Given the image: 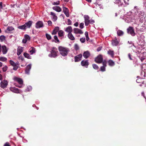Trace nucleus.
<instances>
[{
  "label": "nucleus",
  "mask_w": 146,
  "mask_h": 146,
  "mask_svg": "<svg viewBox=\"0 0 146 146\" xmlns=\"http://www.w3.org/2000/svg\"><path fill=\"white\" fill-rule=\"evenodd\" d=\"M68 25H70L72 24V21L70 19H68Z\"/></svg>",
  "instance_id": "5fc2aeb1"
},
{
  "label": "nucleus",
  "mask_w": 146,
  "mask_h": 146,
  "mask_svg": "<svg viewBox=\"0 0 146 146\" xmlns=\"http://www.w3.org/2000/svg\"><path fill=\"white\" fill-rule=\"evenodd\" d=\"M92 66L93 68L95 70H98L99 69V67L96 64H93Z\"/></svg>",
  "instance_id": "58836bf2"
},
{
  "label": "nucleus",
  "mask_w": 146,
  "mask_h": 146,
  "mask_svg": "<svg viewBox=\"0 0 146 146\" xmlns=\"http://www.w3.org/2000/svg\"><path fill=\"white\" fill-rule=\"evenodd\" d=\"M1 50L3 54H6L8 50V49L5 46L3 45L1 46Z\"/></svg>",
  "instance_id": "f3484780"
},
{
  "label": "nucleus",
  "mask_w": 146,
  "mask_h": 146,
  "mask_svg": "<svg viewBox=\"0 0 146 146\" xmlns=\"http://www.w3.org/2000/svg\"><path fill=\"white\" fill-rule=\"evenodd\" d=\"M33 22L31 21H29L28 22L26 23L25 25L26 28H30L32 25Z\"/></svg>",
  "instance_id": "6ab92c4d"
},
{
  "label": "nucleus",
  "mask_w": 146,
  "mask_h": 146,
  "mask_svg": "<svg viewBox=\"0 0 146 146\" xmlns=\"http://www.w3.org/2000/svg\"><path fill=\"white\" fill-rule=\"evenodd\" d=\"M68 36L69 38L71 40H74L75 38L71 33H68Z\"/></svg>",
  "instance_id": "bb28decb"
},
{
  "label": "nucleus",
  "mask_w": 146,
  "mask_h": 146,
  "mask_svg": "<svg viewBox=\"0 0 146 146\" xmlns=\"http://www.w3.org/2000/svg\"><path fill=\"white\" fill-rule=\"evenodd\" d=\"M74 33L75 34H82L83 33L81 30L80 29L78 28H74Z\"/></svg>",
  "instance_id": "b1692460"
},
{
  "label": "nucleus",
  "mask_w": 146,
  "mask_h": 146,
  "mask_svg": "<svg viewBox=\"0 0 146 146\" xmlns=\"http://www.w3.org/2000/svg\"><path fill=\"white\" fill-rule=\"evenodd\" d=\"M50 15L52 16V20L54 21H55L57 19V17L56 15V14L53 12H51L50 13Z\"/></svg>",
  "instance_id": "4be33fe9"
},
{
  "label": "nucleus",
  "mask_w": 146,
  "mask_h": 146,
  "mask_svg": "<svg viewBox=\"0 0 146 146\" xmlns=\"http://www.w3.org/2000/svg\"><path fill=\"white\" fill-rule=\"evenodd\" d=\"M78 22H76L74 24V25L76 27L78 26Z\"/></svg>",
  "instance_id": "69168bd1"
},
{
  "label": "nucleus",
  "mask_w": 146,
  "mask_h": 146,
  "mask_svg": "<svg viewBox=\"0 0 146 146\" xmlns=\"http://www.w3.org/2000/svg\"><path fill=\"white\" fill-rule=\"evenodd\" d=\"M4 146H11L9 145V143L8 142H7L4 145Z\"/></svg>",
  "instance_id": "4d7b16f0"
},
{
  "label": "nucleus",
  "mask_w": 146,
  "mask_h": 146,
  "mask_svg": "<svg viewBox=\"0 0 146 146\" xmlns=\"http://www.w3.org/2000/svg\"><path fill=\"white\" fill-rule=\"evenodd\" d=\"M8 67L7 66H4L3 68H2L3 71V72H6L7 69Z\"/></svg>",
  "instance_id": "49530a36"
},
{
  "label": "nucleus",
  "mask_w": 146,
  "mask_h": 146,
  "mask_svg": "<svg viewBox=\"0 0 146 146\" xmlns=\"http://www.w3.org/2000/svg\"><path fill=\"white\" fill-rule=\"evenodd\" d=\"M144 59H145V58H144L143 57H141L140 58L142 62Z\"/></svg>",
  "instance_id": "338daca9"
},
{
  "label": "nucleus",
  "mask_w": 146,
  "mask_h": 146,
  "mask_svg": "<svg viewBox=\"0 0 146 146\" xmlns=\"http://www.w3.org/2000/svg\"><path fill=\"white\" fill-rule=\"evenodd\" d=\"M19 60H20L22 61H23L24 59L23 57L22 56H20L19 57Z\"/></svg>",
  "instance_id": "6e6d98bb"
},
{
  "label": "nucleus",
  "mask_w": 146,
  "mask_h": 146,
  "mask_svg": "<svg viewBox=\"0 0 146 146\" xmlns=\"http://www.w3.org/2000/svg\"><path fill=\"white\" fill-rule=\"evenodd\" d=\"M63 11L66 16L68 17L69 16V10L68 9L65 7H63Z\"/></svg>",
  "instance_id": "dca6fc26"
},
{
  "label": "nucleus",
  "mask_w": 146,
  "mask_h": 146,
  "mask_svg": "<svg viewBox=\"0 0 146 146\" xmlns=\"http://www.w3.org/2000/svg\"><path fill=\"white\" fill-rule=\"evenodd\" d=\"M5 39V37L4 35H2L0 36V41L1 42H3Z\"/></svg>",
  "instance_id": "e433bc0d"
},
{
  "label": "nucleus",
  "mask_w": 146,
  "mask_h": 146,
  "mask_svg": "<svg viewBox=\"0 0 146 146\" xmlns=\"http://www.w3.org/2000/svg\"><path fill=\"white\" fill-rule=\"evenodd\" d=\"M24 38L26 39L27 40H30V37L29 36L27 35H25L24 36Z\"/></svg>",
  "instance_id": "a19ab883"
},
{
  "label": "nucleus",
  "mask_w": 146,
  "mask_h": 146,
  "mask_svg": "<svg viewBox=\"0 0 146 146\" xmlns=\"http://www.w3.org/2000/svg\"><path fill=\"white\" fill-rule=\"evenodd\" d=\"M114 3L117 4L119 7L124 6L123 4V0H116L114 2Z\"/></svg>",
  "instance_id": "ddd939ff"
},
{
  "label": "nucleus",
  "mask_w": 146,
  "mask_h": 146,
  "mask_svg": "<svg viewBox=\"0 0 146 146\" xmlns=\"http://www.w3.org/2000/svg\"><path fill=\"white\" fill-rule=\"evenodd\" d=\"M59 28L58 27H56L55 28L52 33V35H55L56 34L57 32L59 30Z\"/></svg>",
  "instance_id": "cd10ccee"
},
{
  "label": "nucleus",
  "mask_w": 146,
  "mask_h": 146,
  "mask_svg": "<svg viewBox=\"0 0 146 146\" xmlns=\"http://www.w3.org/2000/svg\"><path fill=\"white\" fill-rule=\"evenodd\" d=\"M119 41L116 38L112 40L111 41V43L113 46H117L119 43Z\"/></svg>",
  "instance_id": "a211bd4d"
},
{
  "label": "nucleus",
  "mask_w": 146,
  "mask_h": 146,
  "mask_svg": "<svg viewBox=\"0 0 146 146\" xmlns=\"http://www.w3.org/2000/svg\"><path fill=\"white\" fill-rule=\"evenodd\" d=\"M109 65L110 66H112L115 65L114 62L112 60H110L108 61Z\"/></svg>",
  "instance_id": "c85d7f7f"
},
{
  "label": "nucleus",
  "mask_w": 146,
  "mask_h": 146,
  "mask_svg": "<svg viewBox=\"0 0 146 146\" xmlns=\"http://www.w3.org/2000/svg\"><path fill=\"white\" fill-rule=\"evenodd\" d=\"M50 53L49 54L48 56L50 57L56 58L58 56V52L57 49L55 47H52L50 51Z\"/></svg>",
  "instance_id": "f03ea898"
},
{
  "label": "nucleus",
  "mask_w": 146,
  "mask_h": 146,
  "mask_svg": "<svg viewBox=\"0 0 146 146\" xmlns=\"http://www.w3.org/2000/svg\"><path fill=\"white\" fill-rule=\"evenodd\" d=\"M28 51L30 54H33L36 52L35 48L33 47H31L29 49Z\"/></svg>",
  "instance_id": "aec40b11"
},
{
  "label": "nucleus",
  "mask_w": 146,
  "mask_h": 146,
  "mask_svg": "<svg viewBox=\"0 0 146 146\" xmlns=\"http://www.w3.org/2000/svg\"><path fill=\"white\" fill-rule=\"evenodd\" d=\"M95 22L94 21V20L91 19L90 20H89V21L88 23V25L90 23L91 24H93Z\"/></svg>",
  "instance_id": "09e8293b"
},
{
  "label": "nucleus",
  "mask_w": 146,
  "mask_h": 146,
  "mask_svg": "<svg viewBox=\"0 0 146 146\" xmlns=\"http://www.w3.org/2000/svg\"><path fill=\"white\" fill-rule=\"evenodd\" d=\"M90 55V54L89 52L87 51L84 52L83 54V56L85 58H87Z\"/></svg>",
  "instance_id": "5701e85b"
},
{
  "label": "nucleus",
  "mask_w": 146,
  "mask_h": 146,
  "mask_svg": "<svg viewBox=\"0 0 146 146\" xmlns=\"http://www.w3.org/2000/svg\"><path fill=\"white\" fill-rule=\"evenodd\" d=\"M85 25L86 26H88V23L89 21L90 17L88 15H85L84 16Z\"/></svg>",
  "instance_id": "4468645a"
},
{
  "label": "nucleus",
  "mask_w": 146,
  "mask_h": 146,
  "mask_svg": "<svg viewBox=\"0 0 146 146\" xmlns=\"http://www.w3.org/2000/svg\"><path fill=\"white\" fill-rule=\"evenodd\" d=\"M108 54L110 55L112 57H114V53L113 51L109 50L108 51Z\"/></svg>",
  "instance_id": "c756f323"
},
{
  "label": "nucleus",
  "mask_w": 146,
  "mask_h": 146,
  "mask_svg": "<svg viewBox=\"0 0 146 146\" xmlns=\"http://www.w3.org/2000/svg\"><path fill=\"white\" fill-rule=\"evenodd\" d=\"M54 38L55 40V42L56 43L60 42L59 40L58 39V37L56 36H54Z\"/></svg>",
  "instance_id": "79ce46f5"
},
{
  "label": "nucleus",
  "mask_w": 146,
  "mask_h": 146,
  "mask_svg": "<svg viewBox=\"0 0 146 146\" xmlns=\"http://www.w3.org/2000/svg\"><path fill=\"white\" fill-rule=\"evenodd\" d=\"M14 80L18 82V83L20 85V86L16 85H15V86L19 88H21L22 87V85L23 84V81L22 80L21 78H19L17 77H14Z\"/></svg>",
  "instance_id": "0eeeda50"
},
{
  "label": "nucleus",
  "mask_w": 146,
  "mask_h": 146,
  "mask_svg": "<svg viewBox=\"0 0 146 146\" xmlns=\"http://www.w3.org/2000/svg\"><path fill=\"white\" fill-rule=\"evenodd\" d=\"M52 9L58 12H60L61 10V9L59 7L55 6L52 7Z\"/></svg>",
  "instance_id": "393cba45"
},
{
  "label": "nucleus",
  "mask_w": 146,
  "mask_h": 146,
  "mask_svg": "<svg viewBox=\"0 0 146 146\" xmlns=\"http://www.w3.org/2000/svg\"><path fill=\"white\" fill-rule=\"evenodd\" d=\"M27 40H26V39L24 38L22 40V42L24 43H25L27 42Z\"/></svg>",
  "instance_id": "bf43d9fd"
},
{
  "label": "nucleus",
  "mask_w": 146,
  "mask_h": 146,
  "mask_svg": "<svg viewBox=\"0 0 146 146\" xmlns=\"http://www.w3.org/2000/svg\"><path fill=\"white\" fill-rule=\"evenodd\" d=\"M82 57V55L81 54H79L77 55L74 57V61L75 62H78L80 61L81 59V58Z\"/></svg>",
  "instance_id": "9d476101"
},
{
  "label": "nucleus",
  "mask_w": 146,
  "mask_h": 146,
  "mask_svg": "<svg viewBox=\"0 0 146 146\" xmlns=\"http://www.w3.org/2000/svg\"><path fill=\"white\" fill-rule=\"evenodd\" d=\"M47 23L48 25L50 26L52 25V22L50 21H47Z\"/></svg>",
  "instance_id": "13d9d810"
},
{
  "label": "nucleus",
  "mask_w": 146,
  "mask_h": 146,
  "mask_svg": "<svg viewBox=\"0 0 146 146\" xmlns=\"http://www.w3.org/2000/svg\"><path fill=\"white\" fill-rule=\"evenodd\" d=\"M14 30V28L12 26H9L7 27V30L9 31H13Z\"/></svg>",
  "instance_id": "c9c22d12"
},
{
  "label": "nucleus",
  "mask_w": 146,
  "mask_h": 146,
  "mask_svg": "<svg viewBox=\"0 0 146 146\" xmlns=\"http://www.w3.org/2000/svg\"><path fill=\"white\" fill-rule=\"evenodd\" d=\"M127 32L128 34L131 35L132 36H135L136 34L135 32V31L133 28L131 26H129L127 29Z\"/></svg>",
  "instance_id": "20e7f679"
},
{
  "label": "nucleus",
  "mask_w": 146,
  "mask_h": 146,
  "mask_svg": "<svg viewBox=\"0 0 146 146\" xmlns=\"http://www.w3.org/2000/svg\"><path fill=\"white\" fill-rule=\"evenodd\" d=\"M102 63L103 64V66H105V67H106L107 66V65H106V64H107V62H106V61H104L103 62H102Z\"/></svg>",
  "instance_id": "864d4df0"
},
{
  "label": "nucleus",
  "mask_w": 146,
  "mask_h": 146,
  "mask_svg": "<svg viewBox=\"0 0 146 146\" xmlns=\"http://www.w3.org/2000/svg\"><path fill=\"white\" fill-rule=\"evenodd\" d=\"M65 31L68 33H71L72 31V27L71 26H68L66 29Z\"/></svg>",
  "instance_id": "a878e982"
},
{
  "label": "nucleus",
  "mask_w": 146,
  "mask_h": 146,
  "mask_svg": "<svg viewBox=\"0 0 146 146\" xmlns=\"http://www.w3.org/2000/svg\"><path fill=\"white\" fill-rule=\"evenodd\" d=\"M2 4L3 3L2 2H0V12L2 11L3 9Z\"/></svg>",
  "instance_id": "603ef678"
},
{
  "label": "nucleus",
  "mask_w": 146,
  "mask_h": 146,
  "mask_svg": "<svg viewBox=\"0 0 146 146\" xmlns=\"http://www.w3.org/2000/svg\"><path fill=\"white\" fill-rule=\"evenodd\" d=\"M85 35L86 37L88 36V33L87 31L85 33Z\"/></svg>",
  "instance_id": "e2e57ef3"
},
{
  "label": "nucleus",
  "mask_w": 146,
  "mask_h": 146,
  "mask_svg": "<svg viewBox=\"0 0 146 146\" xmlns=\"http://www.w3.org/2000/svg\"><path fill=\"white\" fill-rule=\"evenodd\" d=\"M79 27L81 29L83 28L84 27V23H81Z\"/></svg>",
  "instance_id": "8fccbe9b"
},
{
  "label": "nucleus",
  "mask_w": 146,
  "mask_h": 146,
  "mask_svg": "<svg viewBox=\"0 0 146 146\" xmlns=\"http://www.w3.org/2000/svg\"><path fill=\"white\" fill-rule=\"evenodd\" d=\"M8 82L6 80L2 81L0 83V86L3 89L6 88L8 85Z\"/></svg>",
  "instance_id": "423d86ee"
},
{
  "label": "nucleus",
  "mask_w": 146,
  "mask_h": 146,
  "mask_svg": "<svg viewBox=\"0 0 146 146\" xmlns=\"http://www.w3.org/2000/svg\"><path fill=\"white\" fill-rule=\"evenodd\" d=\"M9 63L11 65L13 66V69L14 70H17L19 66V64L18 62L15 63L13 60H10Z\"/></svg>",
  "instance_id": "39448f33"
},
{
  "label": "nucleus",
  "mask_w": 146,
  "mask_h": 146,
  "mask_svg": "<svg viewBox=\"0 0 146 146\" xmlns=\"http://www.w3.org/2000/svg\"><path fill=\"white\" fill-rule=\"evenodd\" d=\"M123 1L125 4H124V6H122L123 7H125L128 5L129 4L128 3V2L129 1V0H123Z\"/></svg>",
  "instance_id": "ea45409f"
},
{
  "label": "nucleus",
  "mask_w": 146,
  "mask_h": 146,
  "mask_svg": "<svg viewBox=\"0 0 146 146\" xmlns=\"http://www.w3.org/2000/svg\"><path fill=\"white\" fill-rule=\"evenodd\" d=\"M59 4H60V3H59V1H57L56 2H54V5H59Z\"/></svg>",
  "instance_id": "052dcab7"
},
{
  "label": "nucleus",
  "mask_w": 146,
  "mask_h": 146,
  "mask_svg": "<svg viewBox=\"0 0 146 146\" xmlns=\"http://www.w3.org/2000/svg\"><path fill=\"white\" fill-rule=\"evenodd\" d=\"M102 48V47H99L97 49V51L99 52L100 51Z\"/></svg>",
  "instance_id": "0e129e2a"
},
{
  "label": "nucleus",
  "mask_w": 146,
  "mask_h": 146,
  "mask_svg": "<svg viewBox=\"0 0 146 146\" xmlns=\"http://www.w3.org/2000/svg\"><path fill=\"white\" fill-rule=\"evenodd\" d=\"M80 40L82 43H84L85 41V38L84 37L82 38H80Z\"/></svg>",
  "instance_id": "de8ad7c7"
},
{
  "label": "nucleus",
  "mask_w": 146,
  "mask_h": 146,
  "mask_svg": "<svg viewBox=\"0 0 146 146\" xmlns=\"http://www.w3.org/2000/svg\"><path fill=\"white\" fill-rule=\"evenodd\" d=\"M31 68V65L29 64L28 65L26 68L25 70V74H29L30 73V71Z\"/></svg>",
  "instance_id": "2eb2a0df"
},
{
  "label": "nucleus",
  "mask_w": 146,
  "mask_h": 146,
  "mask_svg": "<svg viewBox=\"0 0 146 146\" xmlns=\"http://www.w3.org/2000/svg\"><path fill=\"white\" fill-rule=\"evenodd\" d=\"M7 60V58L4 57H0V61L5 62Z\"/></svg>",
  "instance_id": "4c0bfd02"
},
{
  "label": "nucleus",
  "mask_w": 146,
  "mask_h": 146,
  "mask_svg": "<svg viewBox=\"0 0 146 146\" xmlns=\"http://www.w3.org/2000/svg\"><path fill=\"white\" fill-rule=\"evenodd\" d=\"M74 48L76 50H77L79 49V47L78 44H76L74 45Z\"/></svg>",
  "instance_id": "37998d69"
},
{
  "label": "nucleus",
  "mask_w": 146,
  "mask_h": 146,
  "mask_svg": "<svg viewBox=\"0 0 146 146\" xmlns=\"http://www.w3.org/2000/svg\"><path fill=\"white\" fill-rule=\"evenodd\" d=\"M23 51V48L19 46L17 49V54L18 56Z\"/></svg>",
  "instance_id": "412c9836"
},
{
  "label": "nucleus",
  "mask_w": 146,
  "mask_h": 146,
  "mask_svg": "<svg viewBox=\"0 0 146 146\" xmlns=\"http://www.w3.org/2000/svg\"><path fill=\"white\" fill-rule=\"evenodd\" d=\"M60 16L62 17L63 19H64V16L63 14H61V15H60Z\"/></svg>",
  "instance_id": "774afa93"
},
{
  "label": "nucleus",
  "mask_w": 146,
  "mask_h": 146,
  "mask_svg": "<svg viewBox=\"0 0 146 146\" xmlns=\"http://www.w3.org/2000/svg\"><path fill=\"white\" fill-rule=\"evenodd\" d=\"M81 64L82 66H85L86 68L88 67L89 65L88 60H83L81 61Z\"/></svg>",
  "instance_id": "f8f14e48"
},
{
  "label": "nucleus",
  "mask_w": 146,
  "mask_h": 146,
  "mask_svg": "<svg viewBox=\"0 0 146 146\" xmlns=\"http://www.w3.org/2000/svg\"><path fill=\"white\" fill-rule=\"evenodd\" d=\"M125 21L126 22L128 23H129L131 22H132V19L130 17H127V18H126L125 19Z\"/></svg>",
  "instance_id": "f704fd0d"
},
{
  "label": "nucleus",
  "mask_w": 146,
  "mask_h": 146,
  "mask_svg": "<svg viewBox=\"0 0 146 146\" xmlns=\"http://www.w3.org/2000/svg\"><path fill=\"white\" fill-rule=\"evenodd\" d=\"M117 34L118 36H121L123 35L124 32L121 30H118L117 31Z\"/></svg>",
  "instance_id": "7c9ffc66"
},
{
  "label": "nucleus",
  "mask_w": 146,
  "mask_h": 146,
  "mask_svg": "<svg viewBox=\"0 0 146 146\" xmlns=\"http://www.w3.org/2000/svg\"><path fill=\"white\" fill-rule=\"evenodd\" d=\"M43 26V23L41 21H39L36 23L35 27L37 29H39L42 27Z\"/></svg>",
  "instance_id": "1a4fd4ad"
},
{
  "label": "nucleus",
  "mask_w": 146,
  "mask_h": 146,
  "mask_svg": "<svg viewBox=\"0 0 146 146\" xmlns=\"http://www.w3.org/2000/svg\"><path fill=\"white\" fill-rule=\"evenodd\" d=\"M10 90L12 92L16 93H19L20 91V90L15 87H11L10 88Z\"/></svg>",
  "instance_id": "9b49d317"
},
{
  "label": "nucleus",
  "mask_w": 146,
  "mask_h": 146,
  "mask_svg": "<svg viewBox=\"0 0 146 146\" xmlns=\"http://www.w3.org/2000/svg\"><path fill=\"white\" fill-rule=\"evenodd\" d=\"M58 49L60 54L64 57L67 56L70 52V49L69 48L62 46H59Z\"/></svg>",
  "instance_id": "f257e3e1"
},
{
  "label": "nucleus",
  "mask_w": 146,
  "mask_h": 146,
  "mask_svg": "<svg viewBox=\"0 0 146 146\" xmlns=\"http://www.w3.org/2000/svg\"><path fill=\"white\" fill-rule=\"evenodd\" d=\"M96 62L98 63H102L103 61V58L102 55H99L96 57L95 60Z\"/></svg>",
  "instance_id": "6e6552de"
},
{
  "label": "nucleus",
  "mask_w": 146,
  "mask_h": 146,
  "mask_svg": "<svg viewBox=\"0 0 146 146\" xmlns=\"http://www.w3.org/2000/svg\"><path fill=\"white\" fill-rule=\"evenodd\" d=\"M106 67L104 66H102L100 68V70L102 72H104L106 71Z\"/></svg>",
  "instance_id": "c03bdc74"
},
{
  "label": "nucleus",
  "mask_w": 146,
  "mask_h": 146,
  "mask_svg": "<svg viewBox=\"0 0 146 146\" xmlns=\"http://www.w3.org/2000/svg\"><path fill=\"white\" fill-rule=\"evenodd\" d=\"M18 28L22 30H26V28L25 24L23 25H21L18 27Z\"/></svg>",
  "instance_id": "473e14b6"
},
{
  "label": "nucleus",
  "mask_w": 146,
  "mask_h": 146,
  "mask_svg": "<svg viewBox=\"0 0 146 146\" xmlns=\"http://www.w3.org/2000/svg\"><path fill=\"white\" fill-rule=\"evenodd\" d=\"M137 13L139 19V21L141 23H143L145 18L144 12L143 11H138Z\"/></svg>",
  "instance_id": "7ed1b4c3"
},
{
  "label": "nucleus",
  "mask_w": 146,
  "mask_h": 146,
  "mask_svg": "<svg viewBox=\"0 0 146 146\" xmlns=\"http://www.w3.org/2000/svg\"><path fill=\"white\" fill-rule=\"evenodd\" d=\"M64 32L62 30L59 31L58 32V35L59 36L62 37L64 36Z\"/></svg>",
  "instance_id": "72a5a7b5"
},
{
  "label": "nucleus",
  "mask_w": 146,
  "mask_h": 146,
  "mask_svg": "<svg viewBox=\"0 0 146 146\" xmlns=\"http://www.w3.org/2000/svg\"><path fill=\"white\" fill-rule=\"evenodd\" d=\"M32 89V87L31 86H29L27 87V89L26 90V91H30Z\"/></svg>",
  "instance_id": "3c124183"
},
{
  "label": "nucleus",
  "mask_w": 146,
  "mask_h": 146,
  "mask_svg": "<svg viewBox=\"0 0 146 146\" xmlns=\"http://www.w3.org/2000/svg\"><path fill=\"white\" fill-rule=\"evenodd\" d=\"M23 55L25 57L29 59H31V56H30V55L29 54L27 53H24Z\"/></svg>",
  "instance_id": "2f4dec72"
},
{
  "label": "nucleus",
  "mask_w": 146,
  "mask_h": 146,
  "mask_svg": "<svg viewBox=\"0 0 146 146\" xmlns=\"http://www.w3.org/2000/svg\"><path fill=\"white\" fill-rule=\"evenodd\" d=\"M46 37L47 38L48 40H49L51 39V36L49 34H46Z\"/></svg>",
  "instance_id": "a18cd8bd"
},
{
  "label": "nucleus",
  "mask_w": 146,
  "mask_h": 146,
  "mask_svg": "<svg viewBox=\"0 0 146 146\" xmlns=\"http://www.w3.org/2000/svg\"><path fill=\"white\" fill-rule=\"evenodd\" d=\"M128 57L129 58V59L131 60H132V58H131V54H130V53H129L128 54Z\"/></svg>",
  "instance_id": "680f3d73"
}]
</instances>
